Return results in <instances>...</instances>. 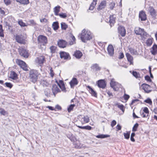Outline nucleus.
Returning <instances> with one entry per match:
<instances>
[{
    "mask_svg": "<svg viewBox=\"0 0 157 157\" xmlns=\"http://www.w3.org/2000/svg\"><path fill=\"white\" fill-rule=\"evenodd\" d=\"M67 137L72 142H73L74 141V139H75V137H74L72 136V135L71 136H67Z\"/></svg>",
    "mask_w": 157,
    "mask_h": 157,
    "instance_id": "56",
    "label": "nucleus"
},
{
    "mask_svg": "<svg viewBox=\"0 0 157 157\" xmlns=\"http://www.w3.org/2000/svg\"><path fill=\"white\" fill-rule=\"evenodd\" d=\"M16 62L25 71H28L27 65L24 62L21 60L17 59L16 60Z\"/></svg>",
    "mask_w": 157,
    "mask_h": 157,
    "instance_id": "5",
    "label": "nucleus"
},
{
    "mask_svg": "<svg viewBox=\"0 0 157 157\" xmlns=\"http://www.w3.org/2000/svg\"><path fill=\"white\" fill-rule=\"evenodd\" d=\"M141 87L146 93H149L151 91V86L147 84H143Z\"/></svg>",
    "mask_w": 157,
    "mask_h": 157,
    "instance_id": "8",
    "label": "nucleus"
},
{
    "mask_svg": "<svg viewBox=\"0 0 157 157\" xmlns=\"http://www.w3.org/2000/svg\"><path fill=\"white\" fill-rule=\"evenodd\" d=\"M132 74L136 78H141L139 72L136 71H133L132 72Z\"/></svg>",
    "mask_w": 157,
    "mask_h": 157,
    "instance_id": "30",
    "label": "nucleus"
},
{
    "mask_svg": "<svg viewBox=\"0 0 157 157\" xmlns=\"http://www.w3.org/2000/svg\"><path fill=\"white\" fill-rule=\"evenodd\" d=\"M38 62L39 64H43L44 60V56H41L38 58Z\"/></svg>",
    "mask_w": 157,
    "mask_h": 157,
    "instance_id": "37",
    "label": "nucleus"
},
{
    "mask_svg": "<svg viewBox=\"0 0 157 157\" xmlns=\"http://www.w3.org/2000/svg\"><path fill=\"white\" fill-rule=\"evenodd\" d=\"M37 40L38 43L43 45H44L48 42L47 37L43 35H39L38 37Z\"/></svg>",
    "mask_w": 157,
    "mask_h": 157,
    "instance_id": "4",
    "label": "nucleus"
},
{
    "mask_svg": "<svg viewBox=\"0 0 157 157\" xmlns=\"http://www.w3.org/2000/svg\"><path fill=\"white\" fill-rule=\"evenodd\" d=\"M73 56L77 59H80L82 56V52L79 50L75 51Z\"/></svg>",
    "mask_w": 157,
    "mask_h": 157,
    "instance_id": "20",
    "label": "nucleus"
},
{
    "mask_svg": "<svg viewBox=\"0 0 157 157\" xmlns=\"http://www.w3.org/2000/svg\"><path fill=\"white\" fill-rule=\"evenodd\" d=\"M143 111L146 114L148 115V116L149 115V111L147 107H145L143 109Z\"/></svg>",
    "mask_w": 157,
    "mask_h": 157,
    "instance_id": "51",
    "label": "nucleus"
},
{
    "mask_svg": "<svg viewBox=\"0 0 157 157\" xmlns=\"http://www.w3.org/2000/svg\"><path fill=\"white\" fill-rule=\"evenodd\" d=\"M139 17L142 21H144L146 19V14L144 11H142L139 13Z\"/></svg>",
    "mask_w": 157,
    "mask_h": 157,
    "instance_id": "21",
    "label": "nucleus"
},
{
    "mask_svg": "<svg viewBox=\"0 0 157 157\" xmlns=\"http://www.w3.org/2000/svg\"><path fill=\"white\" fill-rule=\"evenodd\" d=\"M50 74L52 77H53L54 75V73L52 67H51L50 69Z\"/></svg>",
    "mask_w": 157,
    "mask_h": 157,
    "instance_id": "54",
    "label": "nucleus"
},
{
    "mask_svg": "<svg viewBox=\"0 0 157 157\" xmlns=\"http://www.w3.org/2000/svg\"><path fill=\"white\" fill-rule=\"evenodd\" d=\"M15 38L16 41L20 44H25L26 43V40L22 35H16Z\"/></svg>",
    "mask_w": 157,
    "mask_h": 157,
    "instance_id": "6",
    "label": "nucleus"
},
{
    "mask_svg": "<svg viewBox=\"0 0 157 157\" xmlns=\"http://www.w3.org/2000/svg\"><path fill=\"white\" fill-rule=\"evenodd\" d=\"M78 81L77 79L75 78H73L69 82L71 87V88H73L74 87L77 85L78 83Z\"/></svg>",
    "mask_w": 157,
    "mask_h": 157,
    "instance_id": "10",
    "label": "nucleus"
},
{
    "mask_svg": "<svg viewBox=\"0 0 157 157\" xmlns=\"http://www.w3.org/2000/svg\"><path fill=\"white\" fill-rule=\"evenodd\" d=\"M144 101L145 102L149 104H151L152 103V101L150 98H147V99L146 100Z\"/></svg>",
    "mask_w": 157,
    "mask_h": 157,
    "instance_id": "58",
    "label": "nucleus"
},
{
    "mask_svg": "<svg viewBox=\"0 0 157 157\" xmlns=\"http://www.w3.org/2000/svg\"><path fill=\"white\" fill-rule=\"evenodd\" d=\"M118 33L122 36H125L126 34V31L124 27L122 26H119L118 27Z\"/></svg>",
    "mask_w": 157,
    "mask_h": 157,
    "instance_id": "13",
    "label": "nucleus"
},
{
    "mask_svg": "<svg viewBox=\"0 0 157 157\" xmlns=\"http://www.w3.org/2000/svg\"><path fill=\"white\" fill-rule=\"evenodd\" d=\"M19 52L21 56L25 58H27L28 57L29 54L28 51L23 48H21L19 49Z\"/></svg>",
    "mask_w": 157,
    "mask_h": 157,
    "instance_id": "7",
    "label": "nucleus"
},
{
    "mask_svg": "<svg viewBox=\"0 0 157 157\" xmlns=\"http://www.w3.org/2000/svg\"><path fill=\"white\" fill-rule=\"evenodd\" d=\"M5 84L6 87L10 88H11L13 86V85L10 82H6Z\"/></svg>",
    "mask_w": 157,
    "mask_h": 157,
    "instance_id": "53",
    "label": "nucleus"
},
{
    "mask_svg": "<svg viewBox=\"0 0 157 157\" xmlns=\"http://www.w3.org/2000/svg\"><path fill=\"white\" fill-rule=\"evenodd\" d=\"M139 124L138 123H136L133 126L132 131L133 132H135L137 131V128L138 127Z\"/></svg>",
    "mask_w": 157,
    "mask_h": 157,
    "instance_id": "47",
    "label": "nucleus"
},
{
    "mask_svg": "<svg viewBox=\"0 0 157 157\" xmlns=\"http://www.w3.org/2000/svg\"><path fill=\"white\" fill-rule=\"evenodd\" d=\"M50 92V90L49 89H46L44 91L45 95L47 97H48L49 96Z\"/></svg>",
    "mask_w": 157,
    "mask_h": 157,
    "instance_id": "44",
    "label": "nucleus"
},
{
    "mask_svg": "<svg viewBox=\"0 0 157 157\" xmlns=\"http://www.w3.org/2000/svg\"><path fill=\"white\" fill-rule=\"evenodd\" d=\"M40 75V74L38 71L33 69L31 70L29 73L30 81L32 82L35 83L37 81Z\"/></svg>",
    "mask_w": 157,
    "mask_h": 157,
    "instance_id": "2",
    "label": "nucleus"
},
{
    "mask_svg": "<svg viewBox=\"0 0 157 157\" xmlns=\"http://www.w3.org/2000/svg\"><path fill=\"white\" fill-rule=\"evenodd\" d=\"M92 34L90 30L84 29L82 32L80 38L83 42H86L87 41L92 38Z\"/></svg>",
    "mask_w": 157,
    "mask_h": 157,
    "instance_id": "1",
    "label": "nucleus"
},
{
    "mask_svg": "<svg viewBox=\"0 0 157 157\" xmlns=\"http://www.w3.org/2000/svg\"><path fill=\"white\" fill-rule=\"evenodd\" d=\"M10 78L13 80H14V82H19V81L18 79L17 75L14 71H13L11 72Z\"/></svg>",
    "mask_w": 157,
    "mask_h": 157,
    "instance_id": "12",
    "label": "nucleus"
},
{
    "mask_svg": "<svg viewBox=\"0 0 157 157\" xmlns=\"http://www.w3.org/2000/svg\"><path fill=\"white\" fill-rule=\"evenodd\" d=\"M56 48V47L54 46H52L50 48L51 52L52 53H54L55 52Z\"/></svg>",
    "mask_w": 157,
    "mask_h": 157,
    "instance_id": "41",
    "label": "nucleus"
},
{
    "mask_svg": "<svg viewBox=\"0 0 157 157\" xmlns=\"http://www.w3.org/2000/svg\"><path fill=\"white\" fill-rule=\"evenodd\" d=\"M129 52L130 53L133 55H137L138 53L137 51L135 50L134 48L131 47H129L128 48Z\"/></svg>",
    "mask_w": 157,
    "mask_h": 157,
    "instance_id": "28",
    "label": "nucleus"
},
{
    "mask_svg": "<svg viewBox=\"0 0 157 157\" xmlns=\"http://www.w3.org/2000/svg\"><path fill=\"white\" fill-rule=\"evenodd\" d=\"M97 84L98 87L103 89L106 86L105 81L102 79L98 81Z\"/></svg>",
    "mask_w": 157,
    "mask_h": 157,
    "instance_id": "14",
    "label": "nucleus"
},
{
    "mask_svg": "<svg viewBox=\"0 0 157 157\" xmlns=\"http://www.w3.org/2000/svg\"><path fill=\"white\" fill-rule=\"evenodd\" d=\"M89 118L88 116H84L81 119V121L83 124L88 123L89 121Z\"/></svg>",
    "mask_w": 157,
    "mask_h": 157,
    "instance_id": "22",
    "label": "nucleus"
},
{
    "mask_svg": "<svg viewBox=\"0 0 157 157\" xmlns=\"http://www.w3.org/2000/svg\"><path fill=\"white\" fill-rule=\"evenodd\" d=\"M107 51L109 54L112 56L114 54V48L112 45H109L107 48Z\"/></svg>",
    "mask_w": 157,
    "mask_h": 157,
    "instance_id": "17",
    "label": "nucleus"
},
{
    "mask_svg": "<svg viewBox=\"0 0 157 157\" xmlns=\"http://www.w3.org/2000/svg\"><path fill=\"white\" fill-rule=\"evenodd\" d=\"M153 39L149 38L146 41V44L147 46H150L153 43Z\"/></svg>",
    "mask_w": 157,
    "mask_h": 157,
    "instance_id": "31",
    "label": "nucleus"
},
{
    "mask_svg": "<svg viewBox=\"0 0 157 157\" xmlns=\"http://www.w3.org/2000/svg\"><path fill=\"white\" fill-rule=\"evenodd\" d=\"M52 26L54 30H57L59 27L58 23L57 22H53L52 25Z\"/></svg>",
    "mask_w": 157,
    "mask_h": 157,
    "instance_id": "32",
    "label": "nucleus"
},
{
    "mask_svg": "<svg viewBox=\"0 0 157 157\" xmlns=\"http://www.w3.org/2000/svg\"><path fill=\"white\" fill-rule=\"evenodd\" d=\"M61 28L62 29L66 30L67 27V25L65 23L62 22L61 23Z\"/></svg>",
    "mask_w": 157,
    "mask_h": 157,
    "instance_id": "40",
    "label": "nucleus"
},
{
    "mask_svg": "<svg viewBox=\"0 0 157 157\" xmlns=\"http://www.w3.org/2000/svg\"><path fill=\"white\" fill-rule=\"evenodd\" d=\"M61 18H65L67 16V15L66 13H62L59 14V15Z\"/></svg>",
    "mask_w": 157,
    "mask_h": 157,
    "instance_id": "50",
    "label": "nucleus"
},
{
    "mask_svg": "<svg viewBox=\"0 0 157 157\" xmlns=\"http://www.w3.org/2000/svg\"><path fill=\"white\" fill-rule=\"evenodd\" d=\"M91 68L93 71H100L101 69V67L99 66L98 64L97 63L93 64L91 67Z\"/></svg>",
    "mask_w": 157,
    "mask_h": 157,
    "instance_id": "18",
    "label": "nucleus"
},
{
    "mask_svg": "<svg viewBox=\"0 0 157 157\" xmlns=\"http://www.w3.org/2000/svg\"><path fill=\"white\" fill-rule=\"evenodd\" d=\"M5 3L6 5L10 4L11 3L10 0H4Z\"/></svg>",
    "mask_w": 157,
    "mask_h": 157,
    "instance_id": "59",
    "label": "nucleus"
},
{
    "mask_svg": "<svg viewBox=\"0 0 157 157\" xmlns=\"http://www.w3.org/2000/svg\"><path fill=\"white\" fill-rule=\"evenodd\" d=\"M135 33L136 35H140L143 36H147V34L144 31V29L139 27H136L134 29Z\"/></svg>",
    "mask_w": 157,
    "mask_h": 157,
    "instance_id": "3",
    "label": "nucleus"
},
{
    "mask_svg": "<svg viewBox=\"0 0 157 157\" xmlns=\"http://www.w3.org/2000/svg\"><path fill=\"white\" fill-rule=\"evenodd\" d=\"M117 83V82H116L115 81L114 79H112L111 80V81L110 82V85L111 86L113 89Z\"/></svg>",
    "mask_w": 157,
    "mask_h": 157,
    "instance_id": "38",
    "label": "nucleus"
},
{
    "mask_svg": "<svg viewBox=\"0 0 157 157\" xmlns=\"http://www.w3.org/2000/svg\"><path fill=\"white\" fill-rule=\"evenodd\" d=\"M77 127L80 128L82 129H85L88 130H91L92 128V127L90 126L87 125L85 126H77Z\"/></svg>",
    "mask_w": 157,
    "mask_h": 157,
    "instance_id": "33",
    "label": "nucleus"
},
{
    "mask_svg": "<svg viewBox=\"0 0 157 157\" xmlns=\"http://www.w3.org/2000/svg\"><path fill=\"white\" fill-rule=\"evenodd\" d=\"M121 84L117 82V84H116V85H115V86L114 87L113 89L115 91H117L118 90L119 88H121Z\"/></svg>",
    "mask_w": 157,
    "mask_h": 157,
    "instance_id": "36",
    "label": "nucleus"
},
{
    "mask_svg": "<svg viewBox=\"0 0 157 157\" xmlns=\"http://www.w3.org/2000/svg\"><path fill=\"white\" fill-rule=\"evenodd\" d=\"M58 46L60 48H64L67 45V42L64 40H60L58 42Z\"/></svg>",
    "mask_w": 157,
    "mask_h": 157,
    "instance_id": "19",
    "label": "nucleus"
},
{
    "mask_svg": "<svg viewBox=\"0 0 157 157\" xmlns=\"http://www.w3.org/2000/svg\"><path fill=\"white\" fill-rule=\"evenodd\" d=\"M0 113L3 115H5L6 113V112L4 109H2V110L0 112Z\"/></svg>",
    "mask_w": 157,
    "mask_h": 157,
    "instance_id": "60",
    "label": "nucleus"
},
{
    "mask_svg": "<svg viewBox=\"0 0 157 157\" xmlns=\"http://www.w3.org/2000/svg\"><path fill=\"white\" fill-rule=\"evenodd\" d=\"M17 1L23 4H27L29 3V0H16Z\"/></svg>",
    "mask_w": 157,
    "mask_h": 157,
    "instance_id": "34",
    "label": "nucleus"
},
{
    "mask_svg": "<svg viewBox=\"0 0 157 157\" xmlns=\"http://www.w3.org/2000/svg\"><path fill=\"white\" fill-rule=\"evenodd\" d=\"M124 97L125 100H127L129 98V96L128 95L125 94L124 95Z\"/></svg>",
    "mask_w": 157,
    "mask_h": 157,
    "instance_id": "61",
    "label": "nucleus"
},
{
    "mask_svg": "<svg viewBox=\"0 0 157 157\" xmlns=\"http://www.w3.org/2000/svg\"><path fill=\"white\" fill-rule=\"evenodd\" d=\"M106 4L105 1H101L97 8V10H99L104 9L106 6Z\"/></svg>",
    "mask_w": 157,
    "mask_h": 157,
    "instance_id": "16",
    "label": "nucleus"
},
{
    "mask_svg": "<svg viewBox=\"0 0 157 157\" xmlns=\"http://www.w3.org/2000/svg\"><path fill=\"white\" fill-rule=\"evenodd\" d=\"M116 128L117 129V131L120 130L121 129V126L119 124H118L116 127Z\"/></svg>",
    "mask_w": 157,
    "mask_h": 157,
    "instance_id": "64",
    "label": "nucleus"
},
{
    "mask_svg": "<svg viewBox=\"0 0 157 157\" xmlns=\"http://www.w3.org/2000/svg\"><path fill=\"white\" fill-rule=\"evenodd\" d=\"M123 134L125 139H128L129 138L130 134V132H127L126 133H124Z\"/></svg>",
    "mask_w": 157,
    "mask_h": 157,
    "instance_id": "43",
    "label": "nucleus"
},
{
    "mask_svg": "<svg viewBox=\"0 0 157 157\" xmlns=\"http://www.w3.org/2000/svg\"><path fill=\"white\" fill-rule=\"evenodd\" d=\"M0 36H4L3 30L2 29V25H0Z\"/></svg>",
    "mask_w": 157,
    "mask_h": 157,
    "instance_id": "48",
    "label": "nucleus"
},
{
    "mask_svg": "<svg viewBox=\"0 0 157 157\" xmlns=\"http://www.w3.org/2000/svg\"><path fill=\"white\" fill-rule=\"evenodd\" d=\"M97 0H93V2L91 3L89 8V10H92L94 9L95 5L97 4Z\"/></svg>",
    "mask_w": 157,
    "mask_h": 157,
    "instance_id": "26",
    "label": "nucleus"
},
{
    "mask_svg": "<svg viewBox=\"0 0 157 157\" xmlns=\"http://www.w3.org/2000/svg\"><path fill=\"white\" fill-rule=\"evenodd\" d=\"M110 137V135H108L101 134L100 135H97L96 137L98 138H104Z\"/></svg>",
    "mask_w": 157,
    "mask_h": 157,
    "instance_id": "35",
    "label": "nucleus"
},
{
    "mask_svg": "<svg viewBox=\"0 0 157 157\" xmlns=\"http://www.w3.org/2000/svg\"><path fill=\"white\" fill-rule=\"evenodd\" d=\"M145 79L147 81L151 82V80L150 77L148 75H147L145 77Z\"/></svg>",
    "mask_w": 157,
    "mask_h": 157,
    "instance_id": "57",
    "label": "nucleus"
},
{
    "mask_svg": "<svg viewBox=\"0 0 157 157\" xmlns=\"http://www.w3.org/2000/svg\"><path fill=\"white\" fill-rule=\"evenodd\" d=\"M151 53L155 55L157 53V45L154 44L151 50Z\"/></svg>",
    "mask_w": 157,
    "mask_h": 157,
    "instance_id": "23",
    "label": "nucleus"
},
{
    "mask_svg": "<svg viewBox=\"0 0 157 157\" xmlns=\"http://www.w3.org/2000/svg\"><path fill=\"white\" fill-rule=\"evenodd\" d=\"M18 23V24L22 27H25L26 26L25 24L21 20L19 21Z\"/></svg>",
    "mask_w": 157,
    "mask_h": 157,
    "instance_id": "52",
    "label": "nucleus"
},
{
    "mask_svg": "<svg viewBox=\"0 0 157 157\" xmlns=\"http://www.w3.org/2000/svg\"><path fill=\"white\" fill-rule=\"evenodd\" d=\"M115 3L113 2H111L109 4V8L111 10H113L115 5Z\"/></svg>",
    "mask_w": 157,
    "mask_h": 157,
    "instance_id": "42",
    "label": "nucleus"
},
{
    "mask_svg": "<svg viewBox=\"0 0 157 157\" xmlns=\"http://www.w3.org/2000/svg\"><path fill=\"white\" fill-rule=\"evenodd\" d=\"M125 55L128 61L130 62L131 64L132 63L133 59V57L128 53H126Z\"/></svg>",
    "mask_w": 157,
    "mask_h": 157,
    "instance_id": "25",
    "label": "nucleus"
},
{
    "mask_svg": "<svg viewBox=\"0 0 157 157\" xmlns=\"http://www.w3.org/2000/svg\"><path fill=\"white\" fill-rule=\"evenodd\" d=\"M148 10L151 16H154L155 15V11L153 7L151 6L149 7L148 8Z\"/></svg>",
    "mask_w": 157,
    "mask_h": 157,
    "instance_id": "27",
    "label": "nucleus"
},
{
    "mask_svg": "<svg viewBox=\"0 0 157 157\" xmlns=\"http://www.w3.org/2000/svg\"><path fill=\"white\" fill-rule=\"evenodd\" d=\"M140 114H141V115L142 116V117H147L148 116V115L146 114L144 112H143L142 113H140Z\"/></svg>",
    "mask_w": 157,
    "mask_h": 157,
    "instance_id": "62",
    "label": "nucleus"
},
{
    "mask_svg": "<svg viewBox=\"0 0 157 157\" xmlns=\"http://www.w3.org/2000/svg\"><path fill=\"white\" fill-rule=\"evenodd\" d=\"M75 106V105H71L68 108V110L69 112H70L73 109L74 107Z\"/></svg>",
    "mask_w": 157,
    "mask_h": 157,
    "instance_id": "49",
    "label": "nucleus"
},
{
    "mask_svg": "<svg viewBox=\"0 0 157 157\" xmlns=\"http://www.w3.org/2000/svg\"><path fill=\"white\" fill-rule=\"evenodd\" d=\"M88 88H89V91L90 93L92 95L96 97L97 96L96 92L90 86H88Z\"/></svg>",
    "mask_w": 157,
    "mask_h": 157,
    "instance_id": "24",
    "label": "nucleus"
},
{
    "mask_svg": "<svg viewBox=\"0 0 157 157\" xmlns=\"http://www.w3.org/2000/svg\"><path fill=\"white\" fill-rule=\"evenodd\" d=\"M29 25L33 26L35 25L36 24L34 22V21L33 20H30L29 21Z\"/></svg>",
    "mask_w": 157,
    "mask_h": 157,
    "instance_id": "46",
    "label": "nucleus"
},
{
    "mask_svg": "<svg viewBox=\"0 0 157 157\" xmlns=\"http://www.w3.org/2000/svg\"><path fill=\"white\" fill-rule=\"evenodd\" d=\"M116 20V17L115 14L110 16L109 23L111 27L114 25L115 22Z\"/></svg>",
    "mask_w": 157,
    "mask_h": 157,
    "instance_id": "11",
    "label": "nucleus"
},
{
    "mask_svg": "<svg viewBox=\"0 0 157 157\" xmlns=\"http://www.w3.org/2000/svg\"><path fill=\"white\" fill-rule=\"evenodd\" d=\"M60 58L64 59H70L71 58L68 53L64 52H60Z\"/></svg>",
    "mask_w": 157,
    "mask_h": 157,
    "instance_id": "9",
    "label": "nucleus"
},
{
    "mask_svg": "<svg viewBox=\"0 0 157 157\" xmlns=\"http://www.w3.org/2000/svg\"><path fill=\"white\" fill-rule=\"evenodd\" d=\"M59 86L62 91L64 92L66 91V88L64 84L62 85H59Z\"/></svg>",
    "mask_w": 157,
    "mask_h": 157,
    "instance_id": "45",
    "label": "nucleus"
},
{
    "mask_svg": "<svg viewBox=\"0 0 157 157\" xmlns=\"http://www.w3.org/2000/svg\"><path fill=\"white\" fill-rule=\"evenodd\" d=\"M60 7L59 6H58L55 7L54 8V12L56 16L59 15V12L60 11Z\"/></svg>",
    "mask_w": 157,
    "mask_h": 157,
    "instance_id": "29",
    "label": "nucleus"
},
{
    "mask_svg": "<svg viewBox=\"0 0 157 157\" xmlns=\"http://www.w3.org/2000/svg\"><path fill=\"white\" fill-rule=\"evenodd\" d=\"M52 91L53 95L55 96L56 94L60 92V90L56 84H53L52 85Z\"/></svg>",
    "mask_w": 157,
    "mask_h": 157,
    "instance_id": "15",
    "label": "nucleus"
},
{
    "mask_svg": "<svg viewBox=\"0 0 157 157\" xmlns=\"http://www.w3.org/2000/svg\"><path fill=\"white\" fill-rule=\"evenodd\" d=\"M40 21L41 22H46L47 21V20L45 18H44L42 19H40Z\"/></svg>",
    "mask_w": 157,
    "mask_h": 157,
    "instance_id": "63",
    "label": "nucleus"
},
{
    "mask_svg": "<svg viewBox=\"0 0 157 157\" xmlns=\"http://www.w3.org/2000/svg\"><path fill=\"white\" fill-rule=\"evenodd\" d=\"M116 124V121L115 120H113L112 121L111 123V126L112 127H113Z\"/></svg>",
    "mask_w": 157,
    "mask_h": 157,
    "instance_id": "55",
    "label": "nucleus"
},
{
    "mask_svg": "<svg viewBox=\"0 0 157 157\" xmlns=\"http://www.w3.org/2000/svg\"><path fill=\"white\" fill-rule=\"evenodd\" d=\"M116 105H117L118 108H119L121 111L124 112V106L122 104H119L117 103L116 104Z\"/></svg>",
    "mask_w": 157,
    "mask_h": 157,
    "instance_id": "39",
    "label": "nucleus"
}]
</instances>
